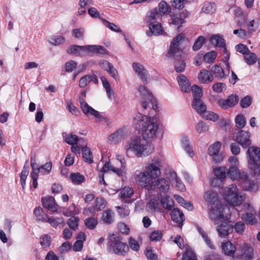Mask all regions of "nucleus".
Returning a JSON list of instances; mask_svg holds the SVG:
<instances>
[{
  "instance_id": "15",
  "label": "nucleus",
  "mask_w": 260,
  "mask_h": 260,
  "mask_svg": "<svg viewBox=\"0 0 260 260\" xmlns=\"http://www.w3.org/2000/svg\"><path fill=\"white\" fill-rule=\"evenodd\" d=\"M132 66L134 70L139 77L142 80L143 83L147 84L148 82L147 80L149 78V74L143 65L138 62H134Z\"/></svg>"
},
{
  "instance_id": "35",
  "label": "nucleus",
  "mask_w": 260,
  "mask_h": 260,
  "mask_svg": "<svg viewBox=\"0 0 260 260\" xmlns=\"http://www.w3.org/2000/svg\"><path fill=\"white\" fill-rule=\"evenodd\" d=\"M80 212L79 209L76 207L74 203L71 204L68 208L64 209L62 211L63 215L67 217L75 216Z\"/></svg>"
},
{
  "instance_id": "31",
  "label": "nucleus",
  "mask_w": 260,
  "mask_h": 260,
  "mask_svg": "<svg viewBox=\"0 0 260 260\" xmlns=\"http://www.w3.org/2000/svg\"><path fill=\"white\" fill-rule=\"evenodd\" d=\"M192 107L200 116H201L207 109L206 105L201 99L193 100Z\"/></svg>"
},
{
  "instance_id": "47",
  "label": "nucleus",
  "mask_w": 260,
  "mask_h": 260,
  "mask_svg": "<svg viewBox=\"0 0 260 260\" xmlns=\"http://www.w3.org/2000/svg\"><path fill=\"white\" fill-rule=\"evenodd\" d=\"M215 176L219 179H223L227 174V169L224 167H218L214 170Z\"/></svg>"
},
{
  "instance_id": "37",
  "label": "nucleus",
  "mask_w": 260,
  "mask_h": 260,
  "mask_svg": "<svg viewBox=\"0 0 260 260\" xmlns=\"http://www.w3.org/2000/svg\"><path fill=\"white\" fill-rule=\"evenodd\" d=\"M45 222H48L52 227L54 228H56L60 225H61L62 226H63L65 224L64 219L62 217L55 218L53 217L48 216Z\"/></svg>"
},
{
  "instance_id": "25",
  "label": "nucleus",
  "mask_w": 260,
  "mask_h": 260,
  "mask_svg": "<svg viewBox=\"0 0 260 260\" xmlns=\"http://www.w3.org/2000/svg\"><path fill=\"white\" fill-rule=\"evenodd\" d=\"M198 78L200 83L207 84L213 81V75L209 71L203 69L200 71Z\"/></svg>"
},
{
  "instance_id": "38",
  "label": "nucleus",
  "mask_w": 260,
  "mask_h": 260,
  "mask_svg": "<svg viewBox=\"0 0 260 260\" xmlns=\"http://www.w3.org/2000/svg\"><path fill=\"white\" fill-rule=\"evenodd\" d=\"M211 43L217 47L223 48L225 47L224 40L219 35H212L210 38Z\"/></svg>"
},
{
  "instance_id": "61",
  "label": "nucleus",
  "mask_w": 260,
  "mask_h": 260,
  "mask_svg": "<svg viewBox=\"0 0 260 260\" xmlns=\"http://www.w3.org/2000/svg\"><path fill=\"white\" fill-rule=\"evenodd\" d=\"M160 203L159 198L155 197L150 201L148 204V207L152 211L156 210L158 209Z\"/></svg>"
},
{
  "instance_id": "14",
  "label": "nucleus",
  "mask_w": 260,
  "mask_h": 260,
  "mask_svg": "<svg viewBox=\"0 0 260 260\" xmlns=\"http://www.w3.org/2000/svg\"><path fill=\"white\" fill-rule=\"evenodd\" d=\"M107 202L105 199L102 198L96 199L94 207L92 208H85L83 213L85 216H94L95 211H99L104 209L106 206Z\"/></svg>"
},
{
  "instance_id": "26",
  "label": "nucleus",
  "mask_w": 260,
  "mask_h": 260,
  "mask_svg": "<svg viewBox=\"0 0 260 260\" xmlns=\"http://www.w3.org/2000/svg\"><path fill=\"white\" fill-rule=\"evenodd\" d=\"M177 80L183 92H188L190 91V84L186 76L183 74H180L178 76Z\"/></svg>"
},
{
  "instance_id": "11",
  "label": "nucleus",
  "mask_w": 260,
  "mask_h": 260,
  "mask_svg": "<svg viewBox=\"0 0 260 260\" xmlns=\"http://www.w3.org/2000/svg\"><path fill=\"white\" fill-rule=\"evenodd\" d=\"M222 143L219 141H216L211 144L208 148V154L212 157V159L215 162H219L223 160L225 154L220 152Z\"/></svg>"
},
{
  "instance_id": "1",
  "label": "nucleus",
  "mask_w": 260,
  "mask_h": 260,
  "mask_svg": "<svg viewBox=\"0 0 260 260\" xmlns=\"http://www.w3.org/2000/svg\"><path fill=\"white\" fill-rule=\"evenodd\" d=\"M124 149L126 155L131 157L144 158L150 155L154 148L152 144L141 136H135L127 141Z\"/></svg>"
},
{
  "instance_id": "27",
  "label": "nucleus",
  "mask_w": 260,
  "mask_h": 260,
  "mask_svg": "<svg viewBox=\"0 0 260 260\" xmlns=\"http://www.w3.org/2000/svg\"><path fill=\"white\" fill-rule=\"evenodd\" d=\"M204 199L208 203L209 207L216 204H220L217 193L213 190L206 191L204 195Z\"/></svg>"
},
{
  "instance_id": "52",
  "label": "nucleus",
  "mask_w": 260,
  "mask_h": 260,
  "mask_svg": "<svg viewBox=\"0 0 260 260\" xmlns=\"http://www.w3.org/2000/svg\"><path fill=\"white\" fill-rule=\"evenodd\" d=\"M113 212L110 210H105L102 215V220L107 224H110L113 221Z\"/></svg>"
},
{
  "instance_id": "48",
  "label": "nucleus",
  "mask_w": 260,
  "mask_h": 260,
  "mask_svg": "<svg viewBox=\"0 0 260 260\" xmlns=\"http://www.w3.org/2000/svg\"><path fill=\"white\" fill-rule=\"evenodd\" d=\"M98 223V219L91 216L85 219L84 223L85 226L90 230L94 229Z\"/></svg>"
},
{
  "instance_id": "45",
  "label": "nucleus",
  "mask_w": 260,
  "mask_h": 260,
  "mask_svg": "<svg viewBox=\"0 0 260 260\" xmlns=\"http://www.w3.org/2000/svg\"><path fill=\"white\" fill-rule=\"evenodd\" d=\"M245 180V189L251 192H255L258 190V187L256 183L253 181H250L248 179V177L247 179H243Z\"/></svg>"
},
{
  "instance_id": "53",
  "label": "nucleus",
  "mask_w": 260,
  "mask_h": 260,
  "mask_svg": "<svg viewBox=\"0 0 260 260\" xmlns=\"http://www.w3.org/2000/svg\"><path fill=\"white\" fill-rule=\"evenodd\" d=\"M82 157L87 163L91 164L93 162L92 156V153L90 149L87 147H83L82 148Z\"/></svg>"
},
{
  "instance_id": "6",
  "label": "nucleus",
  "mask_w": 260,
  "mask_h": 260,
  "mask_svg": "<svg viewBox=\"0 0 260 260\" xmlns=\"http://www.w3.org/2000/svg\"><path fill=\"white\" fill-rule=\"evenodd\" d=\"M85 96L86 92L84 91L81 93V96L79 98L80 108L83 113L87 116L89 115L94 116L98 122L104 121L108 122L109 120L107 118L103 117L99 112L94 110L86 102L84 99Z\"/></svg>"
},
{
  "instance_id": "36",
  "label": "nucleus",
  "mask_w": 260,
  "mask_h": 260,
  "mask_svg": "<svg viewBox=\"0 0 260 260\" xmlns=\"http://www.w3.org/2000/svg\"><path fill=\"white\" fill-rule=\"evenodd\" d=\"M100 171H102L103 173L112 171L117 174L119 176H122L123 173H124L123 170L114 167L111 165L110 162H106Z\"/></svg>"
},
{
  "instance_id": "19",
  "label": "nucleus",
  "mask_w": 260,
  "mask_h": 260,
  "mask_svg": "<svg viewBox=\"0 0 260 260\" xmlns=\"http://www.w3.org/2000/svg\"><path fill=\"white\" fill-rule=\"evenodd\" d=\"M227 174L233 180L238 178L247 179L248 177V174L246 172H240L236 166L231 167L228 170L227 169Z\"/></svg>"
},
{
  "instance_id": "64",
  "label": "nucleus",
  "mask_w": 260,
  "mask_h": 260,
  "mask_svg": "<svg viewBox=\"0 0 260 260\" xmlns=\"http://www.w3.org/2000/svg\"><path fill=\"white\" fill-rule=\"evenodd\" d=\"M235 123L236 126L238 128H242L244 127L246 124V119L242 114H238L235 118Z\"/></svg>"
},
{
  "instance_id": "33",
  "label": "nucleus",
  "mask_w": 260,
  "mask_h": 260,
  "mask_svg": "<svg viewBox=\"0 0 260 260\" xmlns=\"http://www.w3.org/2000/svg\"><path fill=\"white\" fill-rule=\"evenodd\" d=\"M256 214V212L251 213H244L241 215V219L247 224H256L257 222V219L255 217Z\"/></svg>"
},
{
  "instance_id": "51",
  "label": "nucleus",
  "mask_w": 260,
  "mask_h": 260,
  "mask_svg": "<svg viewBox=\"0 0 260 260\" xmlns=\"http://www.w3.org/2000/svg\"><path fill=\"white\" fill-rule=\"evenodd\" d=\"M158 7L159 12L158 13H159L160 16L161 15H167L171 11L170 7L163 1L159 3Z\"/></svg>"
},
{
  "instance_id": "10",
  "label": "nucleus",
  "mask_w": 260,
  "mask_h": 260,
  "mask_svg": "<svg viewBox=\"0 0 260 260\" xmlns=\"http://www.w3.org/2000/svg\"><path fill=\"white\" fill-rule=\"evenodd\" d=\"M170 241L174 242L181 249L184 250V253L183 254V260H197L192 249L188 245L184 243L183 239L180 236L177 235L174 240H173V237H171Z\"/></svg>"
},
{
  "instance_id": "18",
  "label": "nucleus",
  "mask_w": 260,
  "mask_h": 260,
  "mask_svg": "<svg viewBox=\"0 0 260 260\" xmlns=\"http://www.w3.org/2000/svg\"><path fill=\"white\" fill-rule=\"evenodd\" d=\"M125 135L124 130L119 128L109 136L108 142L110 144H117L125 139Z\"/></svg>"
},
{
  "instance_id": "2",
  "label": "nucleus",
  "mask_w": 260,
  "mask_h": 260,
  "mask_svg": "<svg viewBox=\"0 0 260 260\" xmlns=\"http://www.w3.org/2000/svg\"><path fill=\"white\" fill-rule=\"evenodd\" d=\"M161 161L156 159L146 165L144 171H136L134 174L136 183L140 187L146 188L161 174Z\"/></svg>"
},
{
  "instance_id": "30",
  "label": "nucleus",
  "mask_w": 260,
  "mask_h": 260,
  "mask_svg": "<svg viewBox=\"0 0 260 260\" xmlns=\"http://www.w3.org/2000/svg\"><path fill=\"white\" fill-rule=\"evenodd\" d=\"M87 54H100L102 55L107 53V50L103 46L100 45H86Z\"/></svg>"
},
{
  "instance_id": "34",
  "label": "nucleus",
  "mask_w": 260,
  "mask_h": 260,
  "mask_svg": "<svg viewBox=\"0 0 260 260\" xmlns=\"http://www.w3.org/2000/svg\"><path fill=\"white\" fill-rule=\"evenodd\" d=\"M160 204L167 210H171L174 205V201L167 194L161 195L160 200Z\"/></svg>"
},
{
  "instance_id": "39",
  "label": "nucleus",
  "mask_w": 260,
  "mask_h": 260,
  "mask_svg": "<svg viewBox=\"0 0 260 260\" xmlns=\"http://www.w3.org/2000/svg\"><path fill=\"white\" fill-rule=\"evenodd\" d=\"M216 5L212 2H206L202 7V11L206 14H212L216 11Z\"/></svg>"
},
{
  "instance_id": "17",
  "label": "nucleus",
  "mask_w": 260,
  "mask_h": 260,
  "mask_svg": "<svg viewBox=\"0 0 260 260\" xmlns=\"http://www.w3.org/2000/svg\"><path fill=\"white\" fill-rule=\"evenodd\" d=\"M238 97L236 94H231L229 95L227 99H219L217 101L218 105L222 109H226L229 107H232L237 104L238 102Z\"/></svg>"
},
{
  "instance_id": "13",
  "label": "nucleus",
  "mask_w": 260,
  "mask_h": 260,
  "mask_svg": "<svg viewBox=\"0 0 260 260\" xmlns=\"http://www.w3.org/2000/svg\"><path fill=\"white\" fill-rule=\"evenodd\" d=\"M216 231L219 237L221 238H228L233 231V225L230 223L228 218L218 222Z\"/></svg>"
},
{
  "instance_id": "56",
  "label": "nucleus",
  "mask_w": 260,
  "mask_h": 260,
  "mask_svg": "<svg viewBox=\"0 0 260 260\" xmlns=\"http://www.w3.org/2000/svg\"><path fill=\"white\" fill-rule=\"evenodd\" d=\"M133 193L134 190L133 188L126 186L121 189L119 196L121 199L130 198Z\"/></svg>"
},
{
  "instance_id": "57",
  "label": "nucleus",
  "mask_w": 260,
  "mask_h": 260,
  "mask_svg": "<svg viewBox=\"0 0 260 260\" xmlns=\"http://www.w3.org/2000/svg\"><path fill=\"white\" fill-rule=\"evenodd\" d=\"M244 60L248 64L251 65L256 62L257 56L255 53L249 51L244 55Z\"/></svg>"
},
{
  "instance_id": "49",
  "label": "nucleus",
  "mask_w": 260,
  "mask_h": 260,
  "mask_svg": "<svg viewBox=\"0 0 260 260\" xmlns=\"http://www.w3.org/2000/svg\"><path fill=\"white\" fill-rule=\"evenodd\" d=\"M201 116L206 120L213 121H215L219 118V116L217 114L213 112L207 110H206Z\"/></svg>"
},
{
  "instance_id": "41",
  "label": "nucleus",
  "mask_w": 260,
  "mask_h": 260,
  "mask_svg": "<svg viewBox=\"0 0 260 260\" xmlns=\"http://www.w3.org/2000/svg\"><path fill=\"white\" fill-rule=\"evenodd\" d=\"M70 178L72 182L76 185L80 184L85 180L84 176L78 172L71 173Z\"/></svg>"
},
{
  "instance_id": "8",
  "label": "nucleus",
  "mask_w": 260,
  "mask_h": 260,
  "mask_svg": "<svg viewBox=\"0 0 260 260\" xmlns=\"http://www.w3.org/2000/svg\"><path fill=\"white\" fill-rule=\"evenodd\" d=\"M209 208L210 210V218L214 221L215 224H218L219 222L228 218V216L224 214L225 210H227L228 212L229 211L226 206L220 203L212 205L209 207Z\"/></svg>"
},
{
  "instance_id": "54",
  "label": "nucleus",
  "mask_w": 260,
  "mask_h": 260,
  "mask_svg": "<svg viewBox=\"0 0 260 260\" xmlns=\"http://www.w3.org/2000/svg\"><path fill=\"white\" fill-rule=\"evenodd\" d=\"M195 129L197 133L202 134L208 131V126L202 121H200L196 124Z\"/></svg>"
},
{
  "instance_id": "29",
  "label": "nucleus",
  "mask_w": 260,
  "mask_h": 260,
  "mask_svg": "<svg viewBox=\"0 0 260 260\" xmlns=\"http://www.w3.org/2000/svg\"><path fill=\"white\" fill-rule=\"evenodd\" d=\"M149 28V30L146 31L147 35L149 37H151L152 35L158 36L161 34L162 32V27L159 23H150Z\"/></svg>"
},
{
  "instance_id": "63",
  "label": "nucleus",
  "mask_w": 260,
  "mask_h": 260,
  "mask_svg": "<svg viewBox=\"0 0 260 260\" xmlns=\"http://www.w3.org/2000/svg\"><path fill=\"white\" fill-rule=\"evenodd\" d=\"M79 220L78 217L72 216L68 220L67 224L72 230L76 231L78 227Z\"/></svg>"
},
{
  "instance_id": "16",
  "label": "nucleus",
  "mask_w": 260,
  "mask_h": 260,
  "mask_svg": "<svg viewBox=\"0 0 260 260\" xmlns=\"http://www.w3.org/2000/svg\"><path fill=\"white\" fill-rule=\"evenodd\" d=\"M237 254L244 260H251L253 258V249L246 243L241 245L237 250Z\"/></svg>"
},
{
  "instance_id": "59",
  "label": "nucleus",
  "mask_w": 260,
  "mask_h": 260,
  "mask_svg": "<svg viewBox=\"0 0 260 260\" xmlns=\"http://www.w3.org/2000/svg\"><path fill=\"white\" fill-rule=\"evenodd\" d=\"M51 243V237L48 235H42L40 237V244L44 248H48Z\"/></svg>"
},
{
  "instance_id": "3",
  "label": "nucleus",
  "mask_w": 260,
  "mask_h": 260,
  "mask_svg": "<svg viewBox=\"0 0 260 260\" xmlns=\"http://www.w3.org/2000/svg\"><path fill=\"white\" fill-rule=\"evenodd\" d=\"M133 124L136 129L141 131L142 137L148 141L157 137L158 124L153 118L138 113L134 118Z\"/></svg>"
},
{
  "instance_id": "55",
  "label": "nucleus",
  "mask_w": 260,
  "mask_h": 260,
  "mask_svg": "<svg viewBox=\"0 0 260 260\" xmlns=\"http://www.w3.org/2000/svg\"><path fill=\"white\" fill-rule=\"evenodd\" d=\"M191 90L193 98V100H198L201 99L203 96V91L200 87L194 85L191 87Z\"/></svg>"
},
{
  "instance_id": "9",
  "label": "nucleus",
  "mask_w": 260,
  "mask_h": 260,
  "mask_svg": "<svg viewBox=\"0 0 260 260\" xmlns=\"http://www.w3.org/2000/svg\"><path fill=\"white\" fill-rule=\"evenodd\" d=\"M138 91L140 94L142 100L141 104L143 109H146L151 106L152 108L156 110L157 109L156 102L150 91L143 85L139 86Z\"/></svg>"
},
{
  "instance_id": "24",
  "label": "nucleus",
  "mask_w": 260,
  "mask_h": 260,
  "mask_svg": "<svg viewBox=\"0 0 260 260\" xmlns=\"http://www.w3.org/2000/svg\"><path fill=\"white\" fill-rule=\"evenodd\" d=\"M68 54L77 56H82L87 54L86 45H72L67 49Z\"/></svg>"
},
{
  "instance_id": "58",
  "label": "nucleus",
  "mask_w": 260,
  "mask_h": 260,
  "mask_svg": "<svg viewBox=\"0 0 260 260\" xmlns=\"http://www.w3.org/2000/svg\"><path fill=\"white\" fill-rule=\"evenodd\" d=\"M52 167L51 162H46L39 167V173L42 175H47L50 173Z\"/></svg>"
},
{
  "instance_id": "62",
  "label": "nucleus",
  "mask_w": 260,
  "mask_h": 260,
  "mask_svg": "<svg viewBox=\"0 0 260 260\" xmlns=\"http://www.w3.org/2000/svg\"><path fill=\"white\" fill-rule=\"evenodd\" d=\"M217 56V53L215 51H212L208 52L204 55L203 59L204 61L210 63L214 61Z\"/></svg>"
},
{
  "instance_id": "46",
  "label": "nucleus",
  "mask_w": 260,
  "mask_h": 260,
  "mask_svg": "<svg viewBox=\"0 0 260 260\" xmlns=\"http://www.w3.org/2000/svg\"><path fill=\"white\" fill-rule=\"evenodd\" d=\"M211 72L218 79H222L224 76V73L222 68L218 65L213 66L211 69Z\"/></svg>"
},
{
  "instance_id": "44",
  "label": "nucleus",
  "mask_w": 260,
  "mask_h": 260,
  "mask_svg": "<svg viewBox=\"0 0 260 260\" xmlns=\"http://www.w3.org/2000/svg\"><path fill=\"white\" fill-rule=\"evenodd\" d=\"M160 14L158 13L157 10L155 9L148 13L147 20L149 24L157 23L158 22L156 21V19L158 18Z\"/></svg>"
},
{
  "instance_id": "28",
  "label": "nucleus",
  "mask_w": 260,
  "mask_h": 260,
  "mask_svg": "<svg viewBox=\"0 0 260 260\" xmlns=\"http://www.w3.org/2000/svg\"><path fill=\"white\" fill-rule=\"evenodd\" d=\"M221 247L222 252L229 256H233L236 251L235 246L229 241L222 243Z\"/></svg>"
},
{
  "instance_id": "4",
  "label": "nucleus",
  "mask_w": 260,
  "mask_h": 260,
  "mask_svg": "<svg viewBox=\"0 0 260 260\" xmlns=\"http://www.w3.org/2000/svg\"><path fill=\"white\" fill-rule=\"evenodd\" d=\"M220 193L226 202L233 207L240 206L243 202V197L238 192V189L235 184H231L223 188Z\"/></svg>"
},
{
  "instance_id": "40",
  "label": "nucleus",
  "mask_w": 260,
  "mask_h": 260,
  "mask_svg": "<svg viewBox=\"0 0 260 260\" xmlns=\"http://www.w3.org/2000/svg\"><path fill=\"white\" fill-rule=\"evenodd\" d=\"M197 230L207 245L211 249H215V247L212 243L210 239L208 237L206 232L199 226H197Z\"/></svg>"
},
{
  "instance_id": "23",
  "label": "nucleus",
  "mask_w": 260,
  "mask_h": 260,
  "mask_svg": "<svg viewBox=\"0 0 260 260\" xmlns=\"http://www.w3.org/2000/svg\"><path fill=\"white\" fill-rule=\"evenodd\" d=\"M42 201L44 208H47L52 212L57 211L58 206L56 204L54 198L52 197H44L42 198Z\"/></svg>"
},
{
  "instance_id": "22",
  "label": "nucleus",
  "mask_w": 260,
  "mask_h": 260,
  "mask_svg": "<svg viewBox=\"0 0 260 260\" xmlns=\"http://www.w3.org/2000/svg\"><path fill=\"white\" fill-rule=\"evenodd\" d=\"M171 23L176 26L178 29L185 22L186 17L184 14L180 13H173L171 14Z\"/></svg>"
},
{
  "instance_id": "21",
  "label": "nucleus",
  "mask_w": 260,
  "mask_h": 260,
  "mask_svg": "<svg viewBox=\"0 0 260 260\" xmlns=\"http://www.w3.org/2000/svg\"><path fill=\"white\" fill-rule=\"evenodd\" d=\"M185 36L183 34L181 33L177 36L173 40V42L171 44L170 47V51L168 53L169 55H174L179 50V46L183 42Z\"/></svg>"
},
{
  "instance_id": "7",
  "label": "nucleus",
  "mask_w": 260,
  "mask_h": 260,
  "mask_svg": "<svg viewBox=\"0 0 260 260\" xmlns=\"http://www.w3.org/2000/svg\"><path fill=\"white\" fill-rule=\"evenodd\" d=\"M108 245L114 253L118 255H124L129 249L126 244L121 242V239L118 234L109 235Z\"/></svg>"
},
{
  "instance_id": "42",
  "label": "nucleus",
  "mask_w": 260,
  "mask_h": 260,
  "mask_svg": "<svg viewBox=\"0 0 260 260\" xmlns=\"http://www.w3.org/2000/svg\"><path fill=\"white\" fill-rule=\"evenodd\" d=\"M34 214L38 220L45 222L48 215L46 214L41 207L36 208Z\"/></svg>"
},
{
  "instance_id": "20",
  "label": "nucleus",
  "mask_w": 260,
  "mask_h": 260,
  "mask_svg": "<svg viewBox=\"0 0 260 260\" xmlns=\"http://www.w3.org/2000/svg\"><path fill=\"white\" fill-rule=\"evenodd\" d=\"M250 137V134L248 132L241 131L237 134L236 140L243 147L246 148L251 144Z\"/></svg>"
},
{
  "instance_id": "12",
  "label": "nucleus",
  "mask_w": 260,
  "mask_h": 260,
  "mask_svg": "<svg viewBox=\"0 0 260 260\" xmlns=\"http://www.w3.org/2000/svg\"><path fill=\"white\" fill-rule=\"evenodd\" d=\"M145 188L149 191L157 189L161 192L166 193L170 189V184L166 179L158 177Z\"/></svg>"
},
{
  "instance_id": "50",
  "label": "nucleus",
  "mask_w": 260,
  "mask_h": 260,
  "mask_svg": "<svg viewBox=\"0 0 260 260\" xmlns=\"http://www.w3.org/2000/svg\"><path fill=\"white\" fill-rule=\"evenodd\" d=\"M241 205V210H238V212H240L242 211H243L245 212V213H255L256 212L253 205L250 203L249 202L242 203V204L240 205Z\"/></svg>"
},
{
  "instance_id": "60",
  "label": "nucleus",
  "mask_w": 260,
  "mask_h": 260,
  "mask_svg": "<svg viewBox=\"0 0 260 260\" xmlns=\"http://www.w3.org/2000/svg\"><path fill=\"white\" fill-rule=\"evenodd\" d=\"M79 139L78 136L72 134L66 135L64 136V140L66 142L70 145H75L79 141Z\"/></svg>"
},
{
  "instance_id": "5",
  "label": "nucleus",
  "mask_w": 260,
  "mask_h": 260,
  "mask_svg": "<svg viewBox=\"0 0 260 260\" xmlns=\"http://www.w3.org/2000/svg\"><path fill=\"white\" fill-rule=\"evenodd\" d=\"M248 167L255 176L260 175V148L252 146L247 151Z\"/></svg>"
},
{
  "instance_id": "43",
  "label": "nucleus",
  "mask_w": 260,
  "mask_h": 260,
  "mask_svg": "<svg viewBox=\"0 0 260 260\" xmlns=\"http://www.w3.org/2000/svg\"><path fill=\"white\" fill-rule=\"evenodd\" d=\"M48 42L52 45H59L65 42V39L61 36L53 35L50 37Z\"/></svg>"
},
{
  "instance_id": "32",
  "label": "nucleus",
  "mask_w": 260,
  "mask_h": 260,
  "mask_svg": "<svg viewBox=\"0 0 260 260\" xmlns=\"http://www.w3.org/2000/svg\"><path fill=\"white\" fill-rule=\"evenodd\" d=\"M171 216L172 219L177 223H181L185 220L183 212L178 208L172 210Z\"/></svg>"
}]
</instances>
